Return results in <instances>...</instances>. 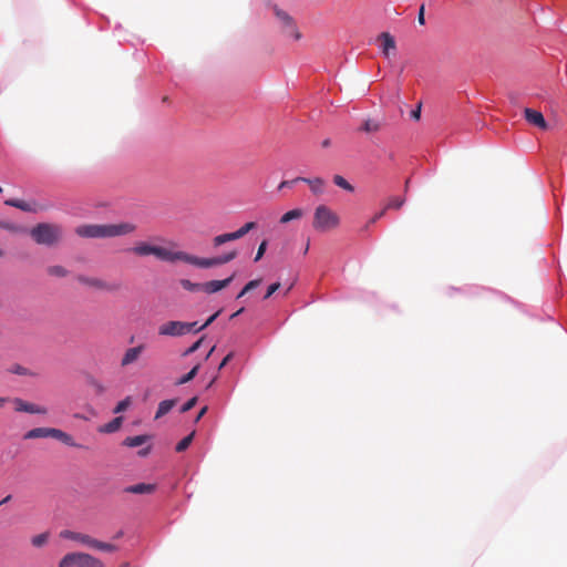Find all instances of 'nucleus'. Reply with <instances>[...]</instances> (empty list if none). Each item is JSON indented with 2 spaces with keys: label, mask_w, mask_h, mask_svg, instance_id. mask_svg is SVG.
<instances>
[{
  "label": "nucleus",
  "mask_w": 567,
  "mask_h": 567,
  "mask_svg": "<svg viewBox=\"0 0 567 567\" xmlns=\"http://www.w3.org/2000/svg\"><path fill=\"white\" fill-rule=\"evenodd\" d=\"M198 370H199V364H196L188 373H186L181 379H178L175 382V384L176 385H182V384H185V383L192 381L196 377V374L198 373Z\"/></svg>",
  "instance_id": "c756f323"
},
{
  "label": "nucleus",
  "mask_w": 567,
  "mask_h": 567,
  "mask_svg": "<svg viewBox=\"0 0 567 567\" xmlns=\"http://www.w3.org/2000/svg\"><path fill=\"white\" fill-rule=\"evenodd\" d=\"M340 224L339 215L327 205H319L313 213L312 226L320 231H329Z\"/></svg>",
  "instance_id": "20e7f679"
},
{
  "label": "nucleus",
  "mask_w": 567,
  "mask_h": 567,
  "mask_svg": "<svg viewBox=\"0 0 567 567\" xmlns=\"http://www.w3.org/2000/svg\"><path fill=\"white\" fill-rule=\"evenodd\" d=\"M121 567H128V565H127V564H124V565H122Z\"/></svg>",
  "instance_id": "774afa93"
},
{
  "label": "nucleus",
  "mask_w": 567,
  "mask_h": 567,
  "mask_svg": "<svg viewBox=\"0 0 567 567\" xmlns=\"http://www.w3.org/2000/svg\"><path fill=\"white\" fill-rule=\"evenodd\" d=\"M380 130V123L375 120H365L363 125H362V131L367 132V133H374V132H378Z\"/></svg>",
  "instance_id": "2f4dec72"
},
{
  "label": "nucleus",
  "mask_w": 567,
  "mask_h": 567,
  "mask_svg": "<svg viewBox=\"0 0 567 567\" xmlns=\"http://www.w3.org/2000/svg\"><path fill=\"white\" fill-rule=\"evenodd\" d=\"M50 534L48 532L41 533L39 535H35L31 538V544L34 547H42L44 546L49 540Z\"/></svg>",
  "instance_id": "7c9ffc66"
},
{
  "label": "nucleus",
  "mask_w": 567,
  "mask_h": 567,
  "mask_svg": "<svg viewBox=\"0 0 567 567\" xmlns=\"http://www.w3.org/2000/svg\"><path fill=\"white\" fill-rule=\"evenodd\" d=\"M122 535H123V533H122V532H118V533L115 535V538H120Z\"/></svg>",
  "instance_id": "680f3d73"
},
{
  "label": "nucleus",
  "mask_w": 567,
  "mask_h": 567,
  "mask_svg": "<svg viewBox=\"0 0 567 567\" xmlns=\"http://www.w3.org/2000/svg\"><path fill=\"white\" fill-rule=\"evenodd\" d=\"M78 280L85 285V286H89V287H92V288H95V289H101V290H114L115 287L111 286V285H107L106 282L97 279V278H90V277H84V276H80L78 278Z\"/></svg>",
  "instance_id": "2eb2a0df"
},
{
  "label": "nucleus",
  "mask_w": 567,
  "mask_h": 567,
  "mask_svg": "<svg viewBox=\"0 0 567 567\" xmlns=\"http://www.w3.org/2000/svg\"><path fill=\"white\" fill-rule=\"evenodd\" d=\"M404 202L403 197L393 196L389 199L385 209H399L403 206Z\"/></svg>",
  "instance_id": "473e14b6"
},
{
  "label": "nucleus",
  "mask_w": 567,
  "mask_h": 567,
  "mask_svg": "<svg viewBox=\"0 0 567 567\" xmlns=\"http://www.w3.org/2000/svg\"><path fill=\"white\" fill-rule=\"evenodd\" d=\"M176 400H164L159 402L155 419H161L162 416L166 415L176 404Z\"/></svg>",
  "instance_id": "4be33fe9"
},
{
  "label": "nucleus",
  "mask_w": 567,
  "mask_h": 567,
  "mask_svg": "<svg viewBox=\"0 0 567 567\" xmlns=\"http://www.w3.org/2000/svg\"><path fill=\"white\" fill-rule=\"evenodd\" d=\"M196 402H197V398H196V396H194V398L189 399V400H188V401H187V402L182 406L181 412H182V413H185V412H187V411L192 410V409L195 406Z\"/></svg>",
  "instance_id": "58836bf2"
},
{
  "label": "nucleus",
  "mask_w": 567,
  "mask_h": 567,
  "mask_svg": "<svg viewBox=\"0 0 567 567\" xmlns=\"http://www.w3.org/2000/svg\"><path fill=\"white\" fill-rule=\"evenodd\" d=\"M378 40L381 43V50L385 58H389L391 53L396 50L394 38L389 32H382L379 34Z\"/></svg>",
  "instance_id": "9d476101"
},
{
  "label": "nucleus",
  "mask_w": 567,
  "mask_h": 567,
  "mask_svg": "<svg viewBox=\"0 0 567 567\" xmlns=\"http://www.w3.org/2000/svg\"><path fill=\"white\" fill-rule=\"evenodd\" d=\"M12 372L16 373V374L24 375V374H27V369L21 367V365H16L12 369Z\"/></svg>",
  "instance_id": "49530a36"
},
{
  "label": "nucleus",
  "mask_w": 567,
  "mask_h": 567,
  "mask_svg": "<svg viewBox=\"0 0 567 567\" xmlns=\"http://www.w3.org/2000/svg\"><path fill=\"white\" fill-rule=\"evenodd\" d=\"M182 286L189 291H195V290L202 289V284H193L186 279L182 280Z\"/></svg>",
  "instance_id": "4c0bfd02"
},
{
  "label": "nucleus",
  "mask_w": 567,
  "mask_h": 567,
  "mask_svg": "<svg viewBox=\"0 0 567 567\" xmlns=\"http://www.w3.org/2000/svg\"><path fill=\"white\" fill-rule=\"evenodd\" d=\"M265 251H266V250H258V251H257V255L255 256V259H254V260H255V261H259V260L262 258V256H264V252H265Z\"/></svg>",
  "instance_id": "5fc2aeb1"
},
{
  "label": "nucleus",
  "mask_w": 567,
  "mask_h": 567,
  "mask_svg": "<svg viewBox=\"0 0 567 567\" xmlns=\"http://www.w3.org/2000/svg\"><path fill=\"white\" fill-rule=\"evenodd\" d=\"M333 183L338 187H340V188H342V189H344L347 192H351L352 193L354 190V187L344 177H342L341 175H334L333 176Z\"/></svg>",
  "instance_id": "c85d7f7f"
},
{
  "label": "nucleus",
  "mask_w": 567,
  "mask_h": 567,
  "mask_svg": "<svg viewBox=\"0 0 567 567\" xmlns=\"http://www.w3.org/2000/svg\"><path fill=\"white\" fill-rule=\"evenodd\" d=\"M417 21L420 24H424L425 23V19H424V6H421L420 10H419V14H417Z\"/></svg>",
  "instance_id": "09e8293b"
},
{
  "label": "nucleus",
  "mask_w": 567,
  "mask_h": 567,
  "mask_svg": "<svg viewBox=\"0 0 567 567\" xmlns=\"http://www.w3.org/2000/svg\"><path fill=\"white\" fill-rule=\"evenodd\" d=\"M49 274L56 277H64L66 276L68 271L62 266H52L48 269Z\"/></svg>",
  "instance_id": "c9c22d12"
},
{
  "label": "nucleus",
  "mask_w": 567,
  "mask_h": 567,
  "mask_svg": "<svg viewBox=\"0 0 567 567\" xmlns=\"http://www.w3.org/2000/svg\"><path fill=\"white\" fill-rule=\"evenodd\" d=\"M233 357H234V353H233V352L228 353V354L223 359V361L220 362V364H219L218 369H219V370H220V369H223V368H224V367H225V365H226V364L231 360V358H233Z\"/></svg>",
  "instance_id": "a18cd8bd"
},
{
  "label": "nucleus",
  "mask_w": 567,
  "mask_h": 567,
  "mask_svg": "<svg viewBox=\"0 0 567 567\" xmlns=\"http://www.w3.org/2000/svg\"><path fill=\"white\" fill-rule=\"evenodd\" d=\"M220 311H217L215 312L213 316H210L206 322L202 326H199V328L197 330H203L205 329L206 327H208L210 323H213L215 321V319L219 316Z\"/></svg>",
  "instance_id": "c03bdc74"
},
{
  "label": "nucleus",
  "mask_w": 567,
  "mask_h": 567,
  "mask_svg": "<svg viewBox=\"0 0 567 567\" xmlns=\"http://www.w3.org/2000/svg\"><path fill=\"white\" fill-rule=\"evenodd\" d=\"M330 144H331V141L329 138L323 140L322 143H321L322 147H324V148L329 147Z\"/></svg>",
  "instance_id": "6e6d98bb"
},
{
  "label": "nucleus",
  "mask_w": 567,
  "mask_h": 567,
  "mask_svg": "<svg viewBox=\"0 0 567 567\" xmlns=\"http://www.w3.org/2000/svg\"><path fill=\"white\" fill-rule=\"evenodd\" d=\"M90 547L94 548V549H97V550L110 551V553L117 550V546L116 545H113V544H110V543H104V542L97 540L95 538H92V543H91Z\"/></svg>",
  "instance_id": "a878e982"
},
{
  "label": "nucleus",
  "mask_w": 567,
  "mask_h": 567,
  "mask_svg": "<svg viewBox=\"0 0 567 567\" xmlns=\"http://www.w3.org/2000/svg\"><path fill=\"white\" fill-rule=\"evenodd\" d=\"M131 405V398L127 396L125 398L124 400L120 401L115 409H114V413H121V412H124L128 406Z\"/></svg>",
  "instance_id": "e433bc0d"
},
{
  "label": "nucleus",
  "mask_w": 567,
  "mask_h": 567,
  "mask_svg": "<svg viewBox=\"0 0 567 567\" xmlns=\"http://www.w3.org/2000/svg\"><path fill=\"white\" fill-rule=\"evenodd\" d=\"M60 537L61 538H64V539H71V540H75V542H79L83 545H86V546H91V543H92V537L86 535V534H82V533H76V532H72V530H69V529H64L60 533Z\"/></svg>",
  "instance_id": "4468645a"
},
{
  "label": "nucleus",
  "mask_w": 567,
  "mask_h": 567,
  "mask_svg": "<svg viewBox=\"0 0 567 567\" xmlns=\"http://www.w3.org/2000/svg\"><path fill=\"white\" fill-rule=\"evenodd\" d=\"M11 499V495H8L6 496L1 502H0V506L3 505L4 503L9 502Z\"/></svg>",
  "instance_id": "13d9d810"
},
{
  "label": "nucleus",
  "mask_w": 567,
  "mask_h": 567,
  "mask_svg": "<svg viewBox=\"0 0 567 567\" xmlns=\"http://www.w3.org/2000/svg\"><path fill=\"white\" fill-rule=\"evenodd\" d=\"M0 229H4L13 235H21L28 231L25 227L9 220H0Z\"/></svg>",
  "instance_id": "a211bd4d"
},
{
  "label": "nucleus",
  "mask_w": 567,
  "mask_h": 567,
  "mask_svg": "<svg viewBox=\"0 0 567 567\" xmlns=\"http://www.w3.org/2000/svg\"><path fill=\"white\" fill-rule=\"evenodd\" d=\"M122 421H123V419L121 416H117V417L113 419L112 421H110L109 423L104 424L100 429V432L114 433L121 427Z\"/></svg>",
  "instance_id": "bb28decb"
},
{
  "label": "nucleus",
  "mask_w": 567,
  "mask_h": 567,
  "mask_svg": "<svg viewBox=\"0 0 567 567\" xmlns=\"http://www.w3.org/2000/svg\"><path fill=\"white\" fill-rule=\"evenodd\" d=\"M185 324H186V326H189V328H188V332H190V331H198L197 329H198L199 327L197 326V322H196V321H195V322H185Z\"/></svg>",
  "instance_id": "8fccbe9b"
},
{
  "label": "nucleus",
  "mask_w": 567,
  "mask_h": 567,
  "mask_svg": "<svg viewBox=\"0 0 567 567\" xmlns=\"http://www.w3.org/2000/svg\"><path fill=\"white\" fill-rule=\"evenodd\" d=\"M383 214H384V210L380 212L378 215H375L373 217V219L371 221L374 223L377 219H379L381 216H383Z\"/></svg>",
  "instance_id": "4d7b16f0"
},
{
  "label": "nucleus",
  "mask_w": 567,
  "mask_h": 567,
  "mask_svg": "<svg viewBox=\"0 0 567 567\" xmlns=\"http://www.w3.org/2000/svg\"><path fill=\"white\" fill-rule=\"evenodd\" d=\"M189 326L183 321H167L158 328L159 336L179 337L188 333Z\"/></svg>",
  "instance_id": "423d86ee"
},
{
  "label": "nucleus",
  "mask_w": 567,
  "mask_h": 567,
  "mask_svg": "<svg viewBox=\"0 0 567 567\" xmlns=\"http://www.w3.org/2000/svg\"><path fill=\"white\" fill-rule=\"evenodd\" d=\"M29 234L35 244L42 246L59 245L64 236L63 227L54 223H40Z\"/></svg>",
  "instance_id": "7ed1b4c3"
},
{
  "label": "nucleus",
  "mask_w": 567,
  "mask_h": 567,
  "mask_svg": "<svg viewBox=\"0 0 567 567\" xmlns=\"http://www.w3.org/2000/svg\"><path fill=\"white\" fill-rule=\"evenodd\" d=\"M13 404H14V410L17 412H27V413H31V414H47L48 413L47 408L27 402L19 398L13 400Z\"/></svg>",
  "instance_id": "6e6552de"
},
{
  "label": "nucleus",
  "mask_w": 567,
  "mask_h": 567,
  "mask_svg": "<svg viewBox=\"0 0 567 567\" xmlns=\"http://www.w3.org/2000/svg\"><path fill=\"white\" fill-rule=\"evenodd\" d=\"M78 567H104V564L100 559L82 553Z\"/></svg>",
  "instance_id": "aec40b11"
},
{
  "label": "nucleus",
  "mask_w": 567,
  "mask_h": 567,
  "mask_svg": "<svg viewBox=\"0 0 567 567\" xmlns=\"http://www.w3.org/2000/svg\"><path fill=\"white\" fill-rule=\"evenodd\" d=\"M7 402L6 398H0V406H2Z\"/></svg>",
  "instance_id": "bf43d9fd"
},
{
  "label": "nucleus",
  "mask_w": 567,
  "mask_h": 567,
  "mask_svg": "<svg viewBox=\"0 0 567 567\" xmlns=\"http://www.w3.org/2000/svg\"><path fill=\"white\" fill-rule=\"evenodd\" d=\"M274 11L276 17L282 23L284 32L287 35L292 37L293 39L299 40L301 38V34L298 32L292 18L278 7H275Z\"/></svg>",
  "instance_id": "0eeeda50"
},
{
  "label": "nucleus",
  "mask_w": 567,
  "mask_h": 567,
  "mask_svg": "<svg viewBox=\"0 0 567 567\" xmlns=\"http://www.w3.org/2000/svg\"><path fill=\"white\" fill-rule=\"evenodd\" d=\"M140 255L153 254L157 259L174 262L183 260L198 268H212L229 262L236 257L235 251L213 258H199L183 250H136Z\"/></svg>",
  "instance_id": "f257e3e1"
},
{
  "label": "nucleus",
  "mask_w": 567,
  "mask_h": 567,
  "mask_svg": "<svg viewBox=\"0 0 567 567\" xmlns=\"http://www.w3.org/2000/svg\"><path fill=\"white\" fill-rule=\"evenodd\" d=\"M302 216H303V210L301 208H295V209H291V210L285 213L279 218V224H288L292 220L300 219Z\"/></svg>",
  "instance_id": "5701e85b"
},
{
  "label": "nucleus",
  "mask_w": 567,
  "mask_h": 567,
  "mask_svg": "<svg viewBox=\"0 0 567 567\" xmlns=\"http://www.w3.org/2000/svg\"><path fill=\"white\" fill-rule=\"evenodd\" d=\"M261 282V279H255V280H251L249 281L245 287H244V292H249L250 290L257 288Z\"/></svg>",
  "instance_id": "79ce46f5"
},
{
  "label": "nucleus",
  "mask_w": 567,
  "mask_h": 567,
  "mask_svg": "<svg viewBox=\"0 0 567 567\" xmlns=\"http://www.w3.org/2000/svg\"><path fill=\"white\" fill-rule=\"evenodd\" d=\"M235 278V274L229 276L224 280H210L202 284V290L207 293H215L224 288H226Z\"/></svg>",
  "instance_id": "9b49d317"
},
{
  "label": "nucleus",
  "mask_w": 567,
  "mask_h": 567,
  "mask_svg": "<svg viewBox=\"0 0 567 567\" xmlns=\"http://www.w3.org/2000/svg\"><path fill=\"white\" fill-rule=\"evenodd\" d=\"M193 437H194V433H190L189 435H187L183 440H181L175 447L176 452H179V453L184 452L190 445Z\"/></svg>",
  "instance_id": "72a5a7b5"
},
{
  "label": "nucleus",
  "mask_w": 567,
  "mask_h": 567,
  "mask_svg": "<svg viewBox=\"0 0 567 567\" xmlns=\"http://www.w3.org/2000/svg\"><path fill=\"white\" fill-rule=\"evenodd\" d=\"M420 116H421V104H419V106L416 107V110H413L411 112V117L415 121L420 120Z\"/></svg>",
  "instance_id": "de8ad7c7"
},
{
  "label": "nucleus",
  "mask_w": 567,
  "mask_h": 567,
  "mask_svg": "<svg viewBox=\"0 0 567 567\" xmlns=\"http://www.w3.org/2000/svg\"><path fill=\"white\" fill-rule=\"evenodd\" d=\"M207 410H208V408H207V406L202 408V409H200V411H199V413H198V415H197V417H196V421H199V420L205 415V413L207 412Z\"/></svg>",
  "instance_id": "603ef678"
},
{
  "label": "nucleus",
  "mask_w": 567,
  "mask_h": 567,
  "mask_svg": "<svg viewBox=\"0 0 567 567\" xmlns=\"http://www.w3.org/2000/svg\"><path fill=\"white\" fill-rule=\"evenodd\" d=\"M150 439L148 435L130 436L124 440L123 444L128 447H136L145 444Z\"/></svg>",
  "instance_id": "393cba45"
},
{
  "label": "nucleus",
  "mask_w": 567,
  "mask_h": 567,
  "mask_svg": "<svg viewBox=\"0 0 567 567\" xmlns=\"http://www.w3.org/2000/svg\"><path fill=\"white\" fill-rule=\"evenodd\" d=\"M274 229L269 231V236L264 237L261 241L259 243L258 248H268V246L271 244V236H272Z\"/></svg>",
  "instance_id": "37998d69"
},
{
  "label": "nucleus",
  "mask_w": 567,
  "mask_h": 567,
  "mask_svg": "<svg viewBox=\"0 0 567 567\" xmlns=\"http://www.w3.org/2000/svg\"><path fill=\"white\" fill-rule=\"evenodd\" d=\"M293 183H295V182H292V181H282V182L279 184L278 189H282V188H285V187H288V186H290V185H291V184H293Z\"/></svg>",
  "instance_id": "3c124183"
},
{
  "label": "nucleus",
  "mask_w": 567,
  "mask_h": 567,
  "mask_svg": "<svg viewBox=\"0 0 567 567\" xmlns=\"http://www.w3.org/2000/svg\"><path fill=\"white\" fill-rule=\"evenodd\" d=\"M136 225L130 221L115 224H83L75 228V234L82 238L104 239L124 237L133 234Z\"/></svg>",
  "instance_id": "f03ea898"
},
{
  "label": "nucleus",
  "mask_w": 567,
  "mask_h": 567,
  "mask_svg": "<svg viewBox=\"0 0 567 567\" xmlns=\"http://www.w3.org/2000/svg\"><path fill=\"white\" fill-rule=\"evenodd\" d=\"M214 351V348H210L209 353L207 354V358L210 355V353Z\"/></svg>",
  "instance_id": "338daca9"
},
{
  "label": "nucleus",
  "mask_w": 567,
  "mask_h": 567,
  "mask_svg": "<svg viewBox=\"0 0 567 567\" xmlns=\"http://www.w3.org/2000/svg\"><path fill=\"white\" fill-rule=\"evenodd\" d=\"M202 341H203V339H199V340H197L196 342H194V343H193V344H192V346H190V347H189V348H188V349L183 353V355H184V357H187V355H189V354L194 353L195 351H197V350L199 349L200 344H202Z\"/></svg>",
  "instance_id": "ea45409f"
},
{
  "label": "nucleus",
  "mask_w": 567,
  "mask_h": 567,
  "mask_svg": "<svg viewBox=\"0 0 567 567\" xmlns=\"http://www.w3.org/2000/svg\"><path fill=\"white\" fill-rule=\"evenodd\" d=\"M144 350H145L144 344H138L136 347L126 349L121 359V367L125 368V367H128V365L135 363L140 359L142 353L144 352Z\"/></svg>",
  "instance_id": "1a4fd4ad"
},
{
  "label": "nucleus",
  "mask_w": 567,
  "mask_h": 567,
  "mask_svg": "<svg viewBox=\"0 0 567 567\" xmlns=\"http://www.w3.org/2000/svg\"><path fill=\"white\" fill-rule=\"evenodd\" d=\"M150 451H151V446H147V447L138 451V455L140 456H146L150 453Z\"/></svg>",
  "instance_id": "864d4df0"
},
{
  "label": "nucleus",
  "mask_w": 567,
  "mask_h": 567,
  "mask_svg": "<svg viewBox=\"0 0 567 567\" xmlns=\"http://www.w3.org/2000/svg\"><path fill=\"white\" fill-rule=\"evenodd\" d=\"M216 378L212 379V381L208 384V388L212 386V384L215 382Z\"/></svg>",
  "instance_id": "e2e57ef3"
},
{
  "label": "nucleus",
  "mask_w": 567,
  "mask_h": 567,
  "mask_svg": "<svg viewBox=\"0 0 567 567\" xmlns=\"http://www.w3.org/2000/svg\"><path fill=\"white\" fill-rule=\"evenodd\" d=\"M240 312H243V309H239V310L234 315V317H235V316H237V315H238V313H240Z\"/></svg>",
  "instance_id": "69168bd1"
},
{
  "label": "nucleus",
  "mask_w": 567,
  "mask_h": 567,
  "mask_svg": "<svg viewBox=\"0 0 567 567\" xmlns=\"http://www.w3.org/2000/svg\"><path fill=\"white\" fill-rule=\"evenodd\" d=\"M155 491L156 485L147 483H138L124 488V492L130 494H152Z\"/></svg>",
  "instance_id": "dca6fc26"
},
{
  "label": "nucleus",
  "mask_w": 567,
  "mask_h": 567,
  "mask_svg": "<svg viewBox=\"0 0 567 567\" xmlns=\"http://www.w3.org/2000/svg\"><path fill=\"white\" fill-rule=\"evenodd\" d=\"M49 437H52V439L59 440V441H61L62 443H64L65 445H68V446H72V447H76V446H79V445L74 442L73 437H72L70 434H68V433H65V432H63L62 430H59V429L50 427V434H49Z\"/></svg>",
  "instance_id": "f3484780"
},
{
  "label": "nucleus",
  "mask_w": 567,
  "mask_h": 567,
  "mask_svg": "<svg viewBox=\"0 0 567 567\" xmlns=\"http://www.w3.org/2000/svg\"><path fill=\"white\" fill-rule=\"evenodd\" d=\"M409 183H410V181L408 179V181L405 182V189L409 187Z\"/></svg>",
  "instance_id": "0e129e2a"
},
{
  "label": "nucleus",
  "mask_w": 567,
  "mask_h": 567,
  "mask_svg": "<svg viewBox=\"0 0 567 567\" xmlns=\"http://www.w3.org/2000/svg\"><path fill=\"white\" fill-rule=\"evenodd\" d=\"M50 434V427H35L30 431H28L23 439L24 440H33V439H41V437H49Z\"/></svg>",
  "instance_id": "b1692460"
},
{
  "label": "nucleus",
  "mask_w": 567,
  "mask_h": 567,
  "mask_svg": "<svg viewBox=\"0 0 567 567\" xmlns=\"http://www.w3.org/2000/svg\"><path fill=\"white\" fill-rule=\"evenodd\" d=\"M247 292H244V289L238 293L237 298H241L243 296H245Z\"/></svg>",
  "instance_id": "052dcab7"
},
{
  "label": "nucleus",
  "mask_w": 567,
  "mask_h": 567,
  "mask_svg": "<svg viewBox=\"0 0 567 567\" xmlns=\"http://www.w3.org/2000/svg\"><path fill=\"white\" fill-rule=\"evenodd\" d=\"M258 227H259V221L258 220L247 221V223L243 224L235 231L225 233V234H220V235L215 236L213 238V245L215 247H219V246L231 244V243H234L236 240L241 239L243 237H245L250 231L258 229Z\"/></svg>",
  "instance_id": "39448f33"
},
{
  "label": "nucleus",
  "mask_w": 567,
  "mask_h": 567,
  "mask_svg": "<svg viewBox=\"0 0 567 567\" xmlns=\"http://www.w3.org/2000/svg\"><path fill=\"white\" fill-rule=\"evenodd\" d=\"M7 206L19 208L23 212H37L35 205L21 200V199H7L4 202Z\"/></svg>",
  "instance_id": "6ab92c4d"
},
{
  "label": "nucleus",
  "mask_w": 567,
  "mask_h": 567,
  "mask_svg": "<svg viewBox=\"0 0 567 567\" xmlns=\"http://www.w3.org/2000/svg\"><path fill=\"white\" fill-rule=\"evenodd\" d=\"M166 244H167L166 239H164L161 236H155V237H152L148 243L140 246L138 248H146V249L163 248V246Z\"/></svg>",
  "instance_id": "cd10ccee"
},
{
  "label": "nucleus",
  "mask_w": 567,
  "mask_h": 567,
  "mask_svg": "<svg viewBox=\"0 0 567 567\" xmlns=\"http://www.w3.org/2000/svg\"><path fill=\"white\" fill-rule=\"evenodd\" d=\"M525 118L528 123L542 128H547V123L543 116V114L538 111L532 110V109H525Z\"/></svg>",
  "instance_id": "ddd939ff"
},
{
  "label": "nucleus",
  "mask_w": 567,
  "mask_h": 567,
  "mask_svg": "<svg viewBox=\"0 0 567 567\" xmlns=\"http://www.w3.org/2000/svg\"><path fill=\"white\" fill-rule=\"evenodd\" d=\"M292 182H303L309 185L310 190L315 195H321L324 192L326 182L321 177H313V178H307V177H296L292 179Z\"/></svg>",
  "instance_id": "f8f14e48"
},
{
  "label": "nucleus",
  "mask_w": 567,
  "mask_h": 567,
  "mask_svg": "<svg viewBox=\"0 0 567 567\" xmlns=\"http://www.w3.org/2000/svg\"><path fill=\"white\" fill-rule=\"evenodd\" d=\"M279 288H280L279 282H275V284L270 285L267 289V292H266L264 299L270 298Z\"/></svg>",
  "instance_id": "a19ab883"
},
{
  "label": "nucleus",
  "mask_w": 567,
  "mask_h": 567,
  "mask_svg": "<svg viewBox=\"0 0 567 567\" xmlns=\"http://www.w3.org/2000/svg\"><path fill=\"white\" fill-rule=\"evenodd\" d=\"M89 383L92 386V389L94 390V393L96 395H102L106 391L105 385L96 379H91Z\"/></svg>",
  "instance_id": "f704fd0d"
},
{
  "label": "nucleus",
  "mask_w": 567,
  "mask_h": 567,
  "mask_svg": "<svg viewBox=\"0 0 567 567\" xmlns=\"http://www.w3.org/2000/svg\"><path fill=\"white\" fill-rule=\"evenodd\" d=\"M82 553L66 554L59 563V567H72L79 565Z\"/></svg>",
  "instance_id": "412c9836"
}]
</instances>
